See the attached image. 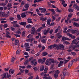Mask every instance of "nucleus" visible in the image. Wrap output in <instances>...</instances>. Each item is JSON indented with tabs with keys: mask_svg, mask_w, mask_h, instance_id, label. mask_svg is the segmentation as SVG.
Segmentation results:
<instances>
[{
	"mask_svg": "<svg viewBox=\"0 0 79 79\" xmlns=\"http://www.w3.org/2000/svg\"><path fill=\"white\" fill-rule=\"evenodd\" d=\"M73 15V14H69V15H68V17L69 18V19H70V18H71V17H72V16Z\"/></svg>",
	"mask_w": 79,
	"mask_h": 79,
	"instance_id": "37998d69",
	"label": "nucleus"
},
{
	"mask_svg": "<svg viewBox=\"0 0 79 79\" xmlns=\"http://www.w3.org/2000/svg\"><path fill=\"white\" fill-rule=\"evenodd\" d=\"M58 74H56V73H55L54 74V77L55 79H56L58 77Z\"/></svg>",
	"mask_w": 79,
	"mask_h": 79,
	"instance_id": "a19ab883",
	"label": "nucleus"
},
{
	"mask_svg": "<svg viewBox=\"0 0 79 79\" xmlns=\"http://www.w3.org/2000/svg\"><path fill=\"white\" fill-rule=\"evenodd\" d=\"M57 36L58 38H59V39H60V37H62V36L60 35V33H58L57 34Z\"/></svg>",
	"mask_w": 79,
	"mask_h": 79,
	"instance_id": "a878e982",
	"label": "nucleus"
},
{
	"mask_svg": "<svg viewBox=\"0 0 79 79\" xmlns=\"http://www.w3.org/2000/svg\"><path fill=\"white\" fill-rule=\"evenodd\" d=\"M19 24L20 25H22L24 26H25L26 25V22H19Z\"/></svg>",
	"mask_w": 79,
	"mask_h": 79,
	"instance_id": "ddd939ff",
	"label": "nucleus"
},
{
	"mask_svg": "<svg viewBox=\"0 0 79 79\" xmlns=\"http://www.w3.org/2000/svg\"><path fill=\"white\" fill-rule=\"evenodd\" d=\"M5 15V13L2 12H0V16L1 18H3L4 17V15Z\"/></svg>",
	"mask_w": 79,
	"mask_h": 79,
	"instance_id": "2eb2a0df",
	"label": "nucleus"
},
{
	"mask_svg": "<svg viewBox=\"0 0 79 79\" xmlns=\"http://www.w3.org/2000/svg\"><path fill=\"white\" fill-rule=\"evenodd\" d=\"M33 69L34 71L36 72L38 70L37 68V67H34L33 68Z\"/></svg>",
	"mask_w": 79,
	"mask_h": 79,
	"instance_id": "603ef678",
	"label": "nucleus"
},
{
	"mask_svg": "<svg viewBox=\"0 0 79 79\" xmlns=\"http://www.w3.org/2000/svg\"><path fill=\"white\" fill-rule=\"evenodd\" d=\"M46 60V58L44 57V58H43L42 60L43 62H42V63H41V64H44V63H45V60Z\"/></svg>",
	"mask_w": 79,
	"mask_h": 79,
	"instance_id": "f704fd0d",
	"label": "nucleus"
},
{
	"mask_svg": "<svg viewBox=\"0 0 79 79\" xmlns=\"http://www.w3.org/2000/svg\"><path fill=\"white\" fill-rule=\"evenodd\" d=\"M12 24H13L14 25V24H16L17 23V21H15L13 22H11Z\"/></svg>",
	"mask_w": 79,
	"mask_h": 79,
	"instance_id": "680f3d73",
	"label": "nucleus"
},
{
	"mask_svg": "<svg viewBox=\"0 0 79 79\" xmlns=\"http://www.w3.org/2000/svg\"><path fill=\"white\" fill-rule=\"evenodd\" d=\"M79 48V44H75L73 46H70L69 47V48H71L72 50H74L76 52H79L78 49H75V48Z\"/></svg>",
	"mask_w": 79,
	"mask_h": 79,
	"instance_id": "f03ea898",
	"label": "nucleus"
},
{
	"mask_svg": "<svg viewBox=\"0 0 79 79\" xmlns=\"http://www.w3.org/2000/svg\"><path fill=\"white\" fill-rule=\"evenodd\" d=\"M63 44H64V45H69V44H70V43H69V42H68L67 41H64L63 42Z\"/></svg>",
	"mask_w": 79,
	"mask_h": 79,
	"instance_id": "7c9ffc66",
	"label": "nucleus"
},
{
	"mask_svg": "<svg viewBox=\"0 0 79 79\" xmlns=\"http://www.w3.org/2000/svg\"><path fill=\"white\" fill-rule=\"evenodd\" d=\"M36 12H37V15H39V16H43V14H40L39 13V12H40V11L39 10V9H36Z\"/></svg>",
	"mask_w": 79,
	"mask_h": 79,
	"instance_id": "9b49d317",
	"label": "nucleus"
},
{
	"mask_svg": "<svg viewBox=\"0 0 79 79\" xmlns=\"http://www.w3.org/2000/svg\"><path fill=\"white\" fill-rule=\"evenodd\" d=\"M52 48H55V47H56H56H57V45L56 44H53L52 45Z\"/></svg>",
	"mask_w": 79,
	"mask_h": 79,
	"instance_id": "09e8293b",
	"label": "nucleus"
},
{
	"mask_svg": "<svg viewBox=\"0 0 79 79\" xmlns=\"http://www.w3.org/2000/svg\"><path fill=\"white\" fill-rule=\"evenodd\" d=\"M58 29L55 31V33H57V32H58V29L60 28V27H58Z\"/></svg>",
	"mask_w": 79,
	"mask_h": 79,
	"instance_id": "864d4df0",
	"label": "nucleus"
},
{
	"mask_svg": "<svg viewBox=\"0 0 79 79\" xmlns=\"http://www.w3.org/2000/svg\"><path fill=\"white\" fill-rule=\"evenodd\" d=\"M32 37V35L31 34L29 35L28 36H27V38H31Z\"/></svg>",
	"mask_w": 79,
	"mask_h": 79,
	"instance_id": "6e6d98bb",
	"label": "nucleus"
},
{
	"mask_svg": "<svg viewBox=\"0 0 79 79\" xmlns=\"http://www.w3.org/2000/svg\"><path fill=\"white\" fill-rule=\"evenodd\" d=\"M27 22L28 23H32L33 22L32 21V19H28L27 20Z\"/></svg>",
	"mask_w": 79,
	"mask_h": 79,
	"instance_id": "a211bd4d",
	"label": "nucleus"
},
{
	"mask_svg": "<svg viewBox=\"0 0 79 79\" xmlns=\"http://www.w3.org/2000/svg\"><path fill=\"white\" fill-rule=\"evenodd\" d=\"M41 76H45L46 73H45L44 72H42V73H41L40 74Z\"/></svg>",
	"mask_w": 79,
	"mask_h": 79,
	"instance_id": "a18cd8bd",
	"label": "nucleus"
},
{
	"mask_svg": "<svg viewBox=\"0 0 79 79\" xmlns=\"http://www.w3.org/2000/svg\"><path fill=\"white\" fill-rule=\"evenodd\" d=\"M8 16H9V15H8L4 14V17H8Z\"/></svg>",
	"mask_w": 79,
	"mask_h": 79,
	"instance_id": "052dcab7",
	"label": "nucleus"
},
{
	"mask_svg": "<svg viewBox=\"0 0 79 79\" xmlns=\"http://www.w3.org/2000/svg\"><path fill=\"white\" fill-rule=\"evenodd\" d=\"M29 64V61L28 60H26L24 63V65H25V66H27V64Z\"/></svg>",
	"mask_w": 79,
	"mask_h": 79,
	"instance_id": "393cba45",
	"label": "nucleus"
},
{
	"mask_svg": "<svg viewBox=\"0 0 79 79\" xmlns=\"http://www.w3.org/2000/svg\"><path fill=\"white\" fill-rule=\"evenodd\" d=\"M25 8H28L29 7V4H26L24 6Z\"/></svg>",
	"mask_w": 79,
	"mask_h": 79,
	"instance_id": "e2e57ef3",
	"label": "nucleus"
},
{
	"mask_svg": "<svg viewBox=\"0 0 79 79\" xmlns=\"http://www.w3.org/2000/svg\"><path fill=\"white\" fill-rule=\"evenodd\" d=\"M52 63H55L54 60L53 59H49V60L47 59L46 60V62L45 63V64L47 65V66H49V65L51 64V62Z\"/></svg>",
	"mask_w": 79,
	"mask_h": 79,
	"instance_id": "7ed1b4c3",
	"label": "nucleus"
},
{
	"mask_svg": "<svg viewBox=\"0 0 79 79\" xmlns=\"http://www.w3.org/2000/svg\"><path fill=\"white\" fill-rule=\"evenodd\" d=\"M52 22V19H48L47 21V24L48 25H50V23Z\"/></svg>",
	"mask_w": 79,
	"mask_h": 79,
	"instance_id": "9d476101",
	"label": "nucleus"
},
{
	"mask_svg": "<svg viewBox=\"0 0 79 79\" xmlns=\"http://www.w3.org/2000/svg\"><path fill=\"white\" fill-rule=\"evenodd\" d=\"M19 40H15V45H18V46H19Z\"/></svg>",
	"mask_w": 79,
	"mask_h": 79,
	"instance_id": "aec40b11",
	"label": "nucleus"
},
{
	"mask_svg": "<svg viewBox=\"0 0 79 79\" xmlns=\"http://www.w3.org/2000/svg\"><path fill=\"white\" fill-rule=\"evenodd\" d=\"M48 69V67H45L44 70V72L46 73H47V70Z\"/></svg>",
	"mask_w": 79,
	"mask_h": 79,
	"instance_id": "c9c22d12",
	"label": "nucleus"
},
{
	"mask_svg": "<svg viewBox=\"0 0 79 79\" xmlns=\"http://www.w3.org/2000/svg\"><path fill=\"white\" fill-rule=\"evenodd\" d=\"M43 78L44 79H52V77H43Z\"/></svg>",
	"mask_w": 79,
	"mask_h": 79,
	"instance_id": "5701e85b",
	"label": "nucleus"
},
{
	"mask_svg": "<svg viewBox=\"0 0 79 79\" xmlns=\"http://www.w3.org/2000/svg\"><path fill=\"white\" fill-rule=\"evenodd\" d=\"M14 72H15V70L11 69L9 70V73H10V74H13L14 73Z\"/></svg>",
	"mask_w": 79,
	"mask_h": 79,
	"instance_id": "6ab92c4d",
	"label": "nucleus"
},
{
	"mask_svg": "<svg viewBox=\"0 0 79 79\" xmlns=\"http://www.w3.org/2000/svg\"><path fill=\"white\" fill-rule=\"evenodd\" d=\"M57 50L60 49L61 50H63L64 48V46L63 44H58L56 47Z\"/></svg>",
	"mask_w": 79,
	"mask_h": 79,
	"instance_id": "20e7f679",
	"label": "nucleus"
},
{
	"mask_svg": "<svg viewBox=\"0 0 79 79\" xmlns=\"http://www.w3.org/2000/svg\"><path fill=\"white\" fill-rule=\"evenodd\" d=\"M43 29V27H40V28H38V29L37 30V31L38 32H39L40 31H41V29Z\"/></svg>",
	"mask_w": 79,
	"mask_h": 79,
	"instance_id": "4c0bfd02",
	"label": "nucleus"
},
{
	"mask_svg": "<svg viewBox=\"0 0 79 79\" xmlns=\"http://www.w3.org/2000/svg\"><path fill=\"white\" fill-rule=\"evenodd\" d=\"M38 62L40 63H42L43 62V60L41 59H40L38 60Z\"/></svg>",
	"mask_w": 79,
	"mask_h": 79,
	"instance_id": "79ce46f5",
	"label": "nucleus"
},
{
	"mask_svg": "<svg viewBox=\"0 0 79 79\" xmlns=\"http://www.w3.org/2000/svg\"><path fill=\"white\" fill-rule=\"evenodd\" d=\"M29 43H26L24 45V46L26 48L27 47H28V46H29Z\"/></svg>",
	"mask_w": 79,
	"mask_h": 79,
	"instance_id": "58836bf2",
	"label": "nucleus"
},
{
	"mask_svg": "<svg viewBox=\"0 0 79 79\" xmlns=\"http://www.w3.org/2000/svg\"><path fill=\"white\" fill-rule=\"evenodd\" d=\"M34 40H35L34 39L32 38V39H28L27 40L28 41V42H32Z\"/></svg>",
	"mask_w": 79,
	"mask_h": 79,
	"instance_id": "bb28decb",
	"label": "nucleus"
},
{
	"mask_svg": "<svg viewBox=\"0 0 79 79\" xmlns=\"http://www.w3.org/2000/svg\"><path fill=\"white\" fill-rule=\"evenodd\" d=\"M64 63V61H61L60 62V63L58 65V67H60V66H61L63 65V64Z\"/></svg>",
	"mask_w": 79,
	"mask_h": 79,
	"instance_id": "f8f14e48",
	"label": "nucleus"
},
{
	"mask_svg": "<svg viewBox=\"0 0 79 79\" xmlns=\"http://www.w3.org/2000/svg\"><path fill=\"white\" fill-rule=\"evenodd\" d=\"M20 52L21 50H20V49H18L16 52V54H19V53H20Z\"/></svg>",
	"mask_w": 79,
	"mask_h": 79,
	"instance_id": "ea45409f",
	"label": "nucleus"
},
{
	"mask_svg": "<svg viewBox=\"0 0 79 79\" xmlns=\"http://www.w3.org/2000/svg\"><path fill=\"white\" fill-rule=\"evenodd\" d=\"M73 24L74 26H76V27H78L79 26V23H77L76 22L73 23Z\"/></svg>",
	"mask_w": 79,
	"mask_h": 79,
	"instance_id": "412c9836",
	"label": "nucleus"
},
{
	"mask_svg": "<svg viewBox=\"0 0 79 79\" xmlns=\"http://www.w3.org/2000/svg\"><path fill=\"white\" fill-rule=\"evenodd\" d=\"M50 28H48L47 30H45L44 32V35H47V34L48 32L49 31H50Z\"/></svg>",
	"mask_w": 79,
	"mask_h": 79,
	"instance_id": "4468645a",
	"label": "nucleus"
},
{
	"mask_svg": "<svg viewBox=\"0 0 79 79\" xmlns=\"http://www.w3.org/2000/svg\"><path fill=\"white\" fill-rule=\"evenodd\" d=\"M42 55L43 56H46V55H48V53L47 52H44L42 53Z\"/></svg>",
	"mask_w": 79,
	"mask_h": 79,
	"instance_id": "4be33fe9",
	"label": "nucleus"
},
{
	"mask_svg": "<svg viewBox=\"0 0 79 79\" xmlns=\"http://www.w3.org/2000/svg\"><path fill=\"white\" fill-rule=\"evenodd\" d=\"M56 12H57V13H61V10H59L58 8H57L56 9Z\"/></svg>",
	"mask_w": 79,
	"mask_h": 79,
	"instance_id": "5fc2aeb1",
	"label": "nucleus"
},
{
	"mask_svg": "<svg viewBox=\"0 0 79 79\" xmlns=\"http://www.w3.org/2000/svg\"><path fill=\"white\" fill-rule=\"evenodd\" d=\"M45 46H43L42 48L41 49V51L40 52H42V50H44V49H45Z\"/></svg>",
	"mask_w": 79,
	"mask_h": 79,
	"instance_id": "0e129e2a",
	"label": "nucleus"
},
{
	"mask_svg": "<svg viewBox=\"0 0 79 79\" xmlns=\"http://www.w3.org/2000/svg\"><path fill=\"white\" fill-rule=\"evenodd\" d=\"M72 55L73 56H75L76 55V53H75L74 52H71Z\"/></svg>",
	"mask_w": 79,
	"mask_h": 79,
	"instance_id": "4d7b16f0",
	"label": "nucleus"
},
{
	"mask_svg": "<svg viewBox=\"0 0 79 79\" xmlns=\"http://www.w3.org/2000/svg\"><path fill=\"white\" fill-rule=\"evenodd\" d=\"M33 59H34V57H31L28 59V61H31V63L32 65H33V64H34V65H36V64H37V61H36V60L35 59H34L33 60Z\"/></svg>",
	"mask_w": 79,
	"mask_h": 79,
	"instance_id": "f257e3e1",
	"label": "nucleus"
},
{
	"mask_svg": "<svg viewBox=\"0 0 79 79\" xmlns=\"http://www.w3.org/2000/svg\"><path fill=\"white\" fill-rule=\"evenodd\" d=\"M72 30H68L67 31V32H71L72 33Z\"/></svg>",
	"mask_w": 79,
	"mask_h": 79,
	"instance_id": "774afa93",
	"label": "nucleus"
},
{
	"mask_svg": "<svg viewBox=\"0 0 79 79\" xmlns=\"http://www.w3.org/2000/svg\"><path fill=\"white\" fill-rule=\"evenodd\" d=\"M60 2H61L62 4H63V3H65V1L63 0H59Z\"/></svg>",
	"mask_w": 79,
	"mask_h": 79,
	"instance_id": "8fccbe9b",
	"label": "nucleus"
},
{
	"mask_svg": "<svg viewBox=\"0 0 79 79\" xmlns=\"http://www.w3.org/2000/svg\"><path fill=\"white\" fill-rule=\"evenodd\" d=\"M8 73H5L3 74V75H2V78L4 79V78H5L6 77H8Z\"/></svg>",
	"mask_w": 79,
	"mask_h": 79,
	"instance_id": "0eeeda50",
	"label": "nucleus"
},
{
	"mask_svg": "<svg viewBox=\"0 0 79 79\" xmlns=\"http://www.w3.org/2000/svg\"><path fill=\"white\" fill-rule=\"evenodd\" d=\"M69 73L67 72V69H64L63 70V75L64 76H67V75H69Z\"/></svg>",
	"mask_w": 79,
	"mask_h": 79,
	"instance_id": "39448f33",
	"label": "nucleus"
},
{
	"mask_svg": "<svg viewBox=\"0 0 79 79\" xmlns=\"http://www.w3.org/2000/svg\"><path fill=\"white\" fill-rule=\"evenodd\" d=\"M48 10H49V11H51L52 12H54L53 13H52L54 15L55 14V10L53 9H49Z\"/></svg>",
	"mask_w": 79,
	"mask_h": 79,
	"instance_id": "b1692460",
	"label": "nucleus"
},
{
	"mask_svg": "<svg viewBox=\"0 0 79 79\" xmlns=\"http://www.w3.org/2000/svg\"><path fill=\"white\" fill-rule=\"evenodd\" d=\"M79 41L77 42V40L76 39H74L72 42L71 44L72 45H73V44H79Z\"/></svg>",
	"mask_w": 79,
	"mask_h": 79,
	"instance_id": "423d86ee",
	"label": "nucleus"
},
{
	"mask_svg": "<svg viewBox=\"0 0 79 79\" xmlns=\"http://www.w3.org/2000/svg\"><path fill=\"white\" fill-rule=\"evenodd\" d=\"M48 48H50V49H52L53 48V47H52V45L49 46L48 47Z\"/></svg>",
	"mask_w": 79,
	"mask_h": 79,
	"instance_id": "338daca9",
	"label": "nucleus"
},
{
	"mask_svg": "<svg viewBox=\"0 0 79 79\" xmlns=\"http://www.w3.org/2000/svg\"><path fill=\"white\" fill-rule=\"evenodd\" d=\"M40 20H42V21H46L47 19L46 18H44L42 17H40Z\"/></svg>",
	"mask_w": 79,
	"mask_h": 79,
	"instance_id": "dca6fc26",
	"label": "nucleus"
},
{
	"mask_svg": "<svg viewBox=\"0 0 79 79\" xmlns=\"http://www.w3.org/2000/svg\"><path fill=\"white\" fill-rule=\"evenodd\" d=\"M44 66H42L40 68V71H44Z\"/></svg>",
	"mask_w": 79,
	"mask_h": 79,
	"instance_id": "72a5a7b5",
	"label": "nucleus"
},
{
	"mask_svg": "<svg viewBox=\"0 0 79 79\" xmlns=\"http://www.w3.org/2000/svg\"><path fill=\"white\" fill-rule=\"evenodd\" d=\"M73 7L75 9H77L78 10H79V7H78V6H77V4H74L73 5Z\"/></svg>",
	"mask_w": 79,
	"mask_h": 79,
	"instance_id": "6e6552de",
	"label": "nucleus"
},
{
	"mask_svg": "<svg viewBox=\"0 0 79 79\" xmlns=\"http://www.w3.org/2000/svg\"><path fill=\"white\" fill-rule=\"evenodd\" d=\"M17 17L18 19H19V20H20L21 19V16H20V15H17Z\"/></svg>",
	"mask_w": 79,
	"mask_h": 79,
	"instance_id": "49530a36",
	"label": "nucleus"
},
{
	"mask_svg": "<svg viewBox=\"0 0 79 79\" xmlns=\"http://www.w3.org/2000/svg\"><path fill=\"white\" fill-rule=\"evenodd\" d=\"M47 41V40L46 39H44L41 40V41L42 43H43L44 44H45L46 43V42Z\"/></svg>",
	"mask_w": 79,
	"mask_h": 79,
	"instance_id": "c756f323",
	"label": "nucleus"
},
{
	"mask_svg": "<svg viewBox=\"0 0 79 79\" xmlns=\"http://www.w3.org/2000/svg\"><path fill=\"white\" fill-rule=\"evenodd\" d=\"M14 26L15 27H19V25L18 23L16 24L15 25H14Z\"/></svg>",
	"mask_w": 79,
	"mask_h": 79,
	"instance_id": "3c124183",
	"label": "nucleus"
},
{
	"mask_svg": "<svg viewBox=\"0 0 79 79\" xmlns=\"http://www.w3.org/2000/svg\"><path fill=\"white\" fill-rule=\"evenodd\" d=\"M15 61V58H14V57H13L12 58V60H11V61L12 62H14Z\"/></svg>",
	"mask_w": 79,
	"mask_h": 79,
	"instance_id": "bf43d9fd",
	"label": "nucleus"
},
{
	"mask_svg": "<svg viewBox=\"0 0 79 79\" xmlns=\"http://www.w3.org/2000/svg\"><path fill=\"white\" fill-rule=\"evenodd\" d=\"M68 11L70 12V13H72V12H73V10L71 9H69L68 10Z\"/></svg>",
	"mask_w": 79,
	"mask_h": 79,
	"instance_id": "c03bdc74",
	"label": "nucleus"
},
{
	"mask_svg": "<svg viewBox=\"0 0 79 79\" xmlns=\"http://www.w3.org/2000/svg\"><path fill=\"white\" fill-rule=\"evenodd\" d=\"M73 62H71V63H70L69 64L68 67V68H69H69H70V66H72V65H73Z\"/></svg>",
	"mask_w": 79,
	"mask_h": 79,
	"instance_id": "473e14b6",
	"label": "nucleus"
},
{
	"mask_svg": "<svg viewBox=\"0 0 79 79\" xmlns=\"http://www.w3.org/2000/svg\"><path fill=\"white\" fill-rule=\"evenodd\" d=\"M7 6L9 8L8 9V10H10V8H12L13 7H11L12 6V4H11V3H8Z\"/></svg>",
	"mask_w": 79,
	"mask_h": 79,
	"instance_id": "1a4fd4ad",
	"label": "nucleus"
},
{
	"mask_svg": "<svg viewBox=\"0 0 79 79\" xmlns=\"http://www.w3.org/2000/svg\"><path fill=\"white\" fill-rule=\"evenodd\" d=\"M26 27L27 28V29H29V28H31V27H32V26H31V25H28L26 26Z\"/></svg>",
	"mask_w": 79,
	"mask_h": 79,
	"instance_id": "c85d7f7f",
	"label": "nucleus"
},
{
	"mask_svg": "<svg viewBox=\"0 0 79 79\" xmlns=\"http://www.w3.org/2000/svg\"><path fill=\"white\" fill-rule=\"evenodd\" d=\"M69 20V18H67V20H65V23L66 24H68V21Z\"/></svg>",
	"mask_w": 79,
	"mask_h": 79,
	"instance_id": "de8ad7c7",
	"label": "nucleus"
},
{
	"mask_svg": "<svg viewBox=\"0 0 79 79\" xmlns=\"http://www.w3.org/2000/svg\"><path fill=\"white\" fill-rule=\"evenodd\" d=\"M19 68H25V66H19Z\"/></svg>",
	"mask_w": 79,
	"mask_h": 79,
	"instance_id": "69168bd1",
	"label": "nucleus"
},
{
	"mask_svg": "<svg viewBox=\"0 0 79 79\" xmlns=\"http://www.w3.org/2000/svg\"><path fill=\"white\" fill-rule=\"evenodd\" d=\"M26 35V31H23L22 32V37H24Z\"/></svg>",
	"mask_w": 79,
	"mask_h": 79,
	"instance_id": "e433bc0d",
	"label": "nucleus"
},
{
	"mask_svg": "<svg viewBox=\"0 0 79 79\" xmlns=\"http://www.w3.org/2000/svg\"><path fill=\"white\" fill-rule=\"evenodd\" d=\"M77 32V30H72V34H74L76 33Z\"/></svg>",
	"mask_w": 79,
	"mask_h": 79,
	"instance_id": "f3484780",
	"label": "nucleus"
},
{
	"mask_svg": "<svg viewBox=\"0 0 79 79\" xmlns=\"http://www.w3.org/2000/svg\"><path fill=\"white\" fill-rule=\"evenodd\" d=\"M21 16L22 18H24V17H26V14L23 13L21 14Z\"/></svg>",
	"mask_w": 79,
	"mask_h": 79,
	"instance_id": "2f4dec72",
	"label": "nucleus"
},
{
	"mask_svg": "<svg viewBox=\"0 0 79 79\" xmlns=\"http://www.w3.org/2000/svg\"><path fill=\"white\" fill-rule=\"evenodd\" d=\"M62 42H63L64 41V40H65V37L63 36V37H62Z\"/></svg>",
	"mask_w": 79,
	"mask_h": 79,
	"instance_id": "13d9d810",
	"label": "nucleus"
},
{
	"mask_svg": "<svg viewBox=\"0 0 79 79\" xmlns=\"http://www.w3.org/2000/svg\"><path fill=\"white\" fill-rule=\"evenodd\" d=\"M55 74L58 75L60 74V71L56 70L55 71Z\"/></svg>",
	"mask_w": 79,
	"mask_h": 79,
	"instance_id": "cd10ccee",
	"label": "nucleus"
}]
</instances>
